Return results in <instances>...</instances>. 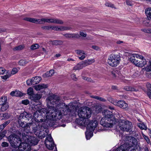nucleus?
<instances>
[{
    "label": "nucleus",
    "mask_w": 151,
    "mask_h": 151,
    "mask_svg": "<svg viewBox=\"0 0 151 151\" xmlns=\"http://www.w3.org/2000/svg\"><path fill=\"white\" fill-rule=\"evenodd\" d=\"M93 98L99 100L101 101H106V100L105 99L101 97H99L98 96H94Z\"/></svg>",
    "instance_id": "obj_42"
},
{
    "label": "nucleus",
    "mask_w": 151,
    "mask_h": 151,
    "mask_svg": "<svg viewBox=\"0 0 151 151\" xmlns=\"http://www.w3.org/2000/svg\"><path fill=\"white\" fill-rule=\"evenodd\" d=\"M44 22L51 23L54 24H63V22L61 19L57 18H43Z\"/></svg>",
    "instance_id": "obj_14"
},
{
    "label": "nucleus",
    "mask_w": 151,
    "mask_h": 151,
    "mask_svg": "<svg viewBox=\"0 0 151 151\" xmlns=\"http://www.w3.org/2000/svg\"><path fill=\"white\" fill-rule=\"evenodd\" d=\"M24 19L25 20L35 23L40 24H44L43 18L39 19L31 17H26L24 18Z\"/></svg>",
    "instance_id": "obj_16"
},
{
    "label": "nucleus",
    "mask_w": 151,
    "mask_h": 151,
    "mask_svg": "<svg viewBox=\"0 0 151 151\" xmlns=\"http://www.w3.org/2000/svg\"><path fill=\"white\" fill-rule=\"evenodd\" d=\"M3 113L0 114V120H4Z\"/></svg>",
    "instance_id": "obj_59"
},
{
    "label": "nucleus",
    "mask_w": 151,
    "mask_h": 151,
    "mask_svg": "<svg viewBox=\"0 0 151 151\" xmlns=\"http://www.w3.org/2000/svg\"><path fill=\"white\" fill-rule=\"evenodd\" d=\"M5 43V41L4 40H0V43L1 46H3V45Z\"/></svg>",
    "instance_id": "obj_63"
},
{
    "label": "nucleus",
    "mask_w": 151,
    "mask_h": 151,
    "mask_svg": "<svg viewBox=\"0 0 151 151\" xmlns=\"http://www.w3.org/2000/svg\"><path fill=\"white\" fill-rule=\"evenodd\" d=\"M109 108L112 110L111 111L105 110L102 111V114L104 116L101 119L100 124L104 127L112 128L115 126L117 122V119L114 116H116L118 118L121 117L113 107L109 106Z\"/></svg>",
    "instance_id": "obj_3"
},
{
    "label": "nucleus",
    "mask_w": 151,
    "mask_h": 151,
    "mask_svg": "<svg viewBox=\"0 0 151 151\" xmlns=\"http://www.w3.org/2000/svg\"><path fill=\"white\" fill-rule=\"evenodd\" d=\"M75 51L78 55V57L80 60H83L85 58L86 54L83 51L81 50H76Z\"/></svg>",
    "instance_id": "obj_18"
},
{
    "label": "nucleus",
    "mask_w": 151,
    "mask_h": 151,
    "mask_svg": "<svg viewBox=\"0 0 151 151\" xmlns=\"http://www.w3.org/2000/svg\"><path fill=\"white\" fill-rule=\"evenodd\" d=\"M120 60V57L119 55L111 54L108 58V63L111 66L115 67L119 64Z\"/></svg>",
    "instance_id": "obj_10"
},
{
    "label": "nucleus",
    "mask_w": 151,
    "mask_h": 151,
    "mask_svg": "<svg viewBox=\"0 0 151 151\" xmlns=\"http://www.w3.org/2000/svg\"><path fill=\"white\" fill-rule=\"evenodd\" d=\"M10 122V120H9L5 122L2 124L4 126V127H5L7 125H8Z\"/></svg>",
    "instance_id": "obj_52"
},
{
    "label": "nucleus",
    "mask_w": 151,
    "mask_h": 151,
    "mask_svg": "<svg viewBox=\"0 0 151 151\" xmlns=\"http://www.w3.org/2000/svg\"><path fill=\"white\" fill-rule=\"evenodd\" d=\"M95 61V60L94 59H91L88 60L87 62V63L88 64H91L92 63H94Z\"/></svg>",
    "instance_id": "obj_51"
},
{
    "label": "nucleus",
    "mask_w": 151,
    "mask_h": 151,
    "mask_svg": "<svg viewBox=\"0 0 151 151\" xmlns=\"http://www.w3.org/2000/svg\"><path fill=\"white\" fill-rule=\"evenodd\" d=\"M101 106H98L96 108L95 111L97 113H99L101 110Z\"/></svg>",
    "instance_id": "obj_46"
},
{
    "label": "nucleus",
    "mask_w": 151,
    "mask_h": 151,
    "mask_svg": "<svg viewBox=\"0 0 151 151\" xmlns=\"http://www.w3.org/2000/svg\"><path fill=\"white\" fill-rule=\"evenodd\" d=\"M124 89L128 91H137L135 88L130 86H126L124 88Z\"/></svg>",
    "instance_id": "obj_29"
},
{
    "label": "nucleus",
    "mask_w": 151,
    "mask_h": 151,
    "mask_svg": "<svg viewBox=\"0 0 151 151\" xmlns=\"http://www.w3.org/2000/svg\"><path fill=\"white\" fill-rule=\"evenodd\" d=\"M122 117L120 116L121 118H119V120L117 119V122L116 125L113 127H116V129L119 128L120 130L123 131L132 132L133 127L132 123L128 120L121 119Z\"/></svg>",
    "instance_id": "obj_7"
},
{
    "label": "nucleus",
    "mask_w": 151,
    "mask_h": 151,
    "mask_svg": "<svg viewBox=\"0 0 151 151\" xmlns=\"http://www.w3.org/2000/svg\"><path fill=\"white\" fill-rule=\"evenodd\" d=\"M8 71L6 70L3 68H0V74H3L4 73H7V72Z\"/></svg>",
    "instance_id": "obj_43"
},
{
    "label": "nucleus",
    "mask_w": 151,
    "mask_h": 151,
    "mask_svg": "<svg viewBox=\"0 0 151 151\" xmlns=\"http://www.w3.org/2000/svg\"><path fill=\"white\" fill-rule=\"evenodd\" d=\"M5 134L3 133H1L0 134V140L2 139V138L4 137Z\"/></svg>",
    "instance_id": "obj_58"
},
{
    "label": "nucleus",
    "mask_w": 151,
    "mask_h": 151,
    "mask_svg": "<svg viewBox=\"0 0 151 151\" xmlns=\"http://www.w3.org/2000/svg\"><path fill=\"white\" fill-rule=\"evenodd\" d=\"M143 137H144V139H145V140L147 141V142L148 143H150V140L149 139V138H148V137L147 136H146L145 135H144L143 136Z\"/></svg>",
    "instance_id": "obj_53"
},
{
    "label": "nucleus",
    "mask_w": 151,
    "mask_h": 151,
    "mask_svg": "<svg viewBox=\"0 0 151 151\" xmlns=\"http://www.w3.org/2000/svg\"><path fill=\"white\" fill-rule=\"evenodd\" d=\"M5 128L3 125L1 124L0 125V132L1 131Z\"/></svg>",
    "instance_id": "obj_64"
},
{
    "label": "nucleus",
    "mask_w": 151,
    "mask_h": 151,
    "mask_svg": "<svg viewBox=\"0 0 151 151\" xmlns=\"http://www.w3.org/2000/svg\"><path fill=\"white\" fill-rule=\"evenodd\" d=\"M26 82H27V85L28 86H30L32 84V83L31 82V80L29 79V80H27Z\"/></svg>",
    "instance_id": "obj_54"
},
{
    "label": "nucleus",
    "mask_w": 151,
    "mask_h": 151,
    "mask_svg": "<svg viewBox=\"0 0 151 151\" xmlns=\"http://www.w3.org/2000/svg\"><path fill=\"white\" fill-rule=\"evenodd\" d=\"M83 68L82 65L80 64H77L73 68V70H79Z\"/></svg>",
    "instance_id": "obj_34"
},
{
    "label": "nucleus",
    "mask_w": 151,
    "mask_h": 151,
    "mask_svg": "<svg viewBox=\"0 0 151 151\" xmlns=\"http://www.w3.org/2000/svg\"><path fill=\"white\" fill-rule=\"evenodd\" d=\"M39 45L37 44H35L32 45L30 47H39Z\"/></svg>",
    "instance_id": "obj_61"
},
{
    "label": "nucleus",
    "mask_w": 151,
    "mask_h": 151,
    "mask_svg": "<svg viewBox=\"0 0 151 151\" xmlns=\"http://www.w3.org/2000/svg\"><path fill=\"white\" fill-rule=\"evenodd\" d=\"M111 102L114 105L125 110L128 108L127 104L124 101L120 100L117 101L116 100L112 99Z\"/></svg>",
    "instance_id": "obj_13"
},
{
    "label": "nucleus",
    "mask_w": 151,
    "mask_h": 151,
    "mask_svg": "<svg viewBox=\"0 0 151 151\" xmlns=\"http://www.w3.org/2000/svg\"><path fill=\"white\" fill-rule=\"evenodd\" d=\"M48 87L47 84H41L35 86V88L36 91H39L44 88H47Z\"/></svg>",
    "instance_id": "obj_21"
},
{
    "label": "nucleus",
    "mask_w": 151,
    "mask_h": 151,
    "mask_svg": "<svg viewBox=\"0 0 151 151\" xmlns=\"http://www.w3.org/2000/svg\"><path fill=\"white\" fill-rule=\"evenodd\" d=\"M1 146L4 147H7L9 146V144L6 142H3L2 143Z\"/></svg>",
    "instance_id": "obj_50"
},
{
    "label": "nucleus",
    "mask_w": 151,
    "mask_h": 151,
    "mask_svg": "<svg viewBox=\"0 0 151 151\" xmlns=\"http://www.w3.org/2000/svg\"><path fill=\"white\" fill-rule=\"evenodd\" d=\"M31 124L30 125V129L31 130V132H29V133H33L35 135H37L39 133L40 134V132L44 131V129H46L48 127H52L53 124L51 123H48V122H44V124L42 123L38 124L36 122H31Z\"/></svg>",
    "instance_id": "obj_6"
},
{
    "label": "nucleus",
    "mask_w": 151,
    "mask_h": 151,
    "mask_svg": "<svg viewBox=\"0 0 151 151\" xmlns=\"http://www.w3.org/2000/svg\"><path fill=\"white\" fill-rule=\"evenodd\" d=\"M54 73V70H51L49 71H47L44 74L42 75V76L43 78H45L51 76H52Z\"/></svg>",
    "instance_id": "obj_26"
},
{
    "label": "nucleus",
    "mask_w": 151,
    "mask_h": 151,
    "mask_svg": "<svg viewBox=\"0 0 151 151\" xmlns=\"http://www.w3.org/2000/svg\"><path fill=\"white\" fill-rule=\"evenodd\" d=\"M93 131L86 129L85 132L86 137L87 139H89L93 136Z\"/></svg>",
    "instance_id": "obj_25"
},
{
    "label": "nucleus",
    "mask_w": 151,
    "mask_h": 151,
    "mask_svg": "<svg viewBox=\"0 0 151 151\" xmlns=\"http://www.w3.org/2000/svg\"><path fill=\"white\" fill-rule=\"evenodd\" d=\"M145 13L146 16L148 17L151 16V8H147L145 10Z\"/></svg>",
    "instance_id": "obj_32"
},
{
    "label": "nucleus",
    "mask_w": 151,
    "mask_h": 151,
    "mask_svg": "<svg viewBox=\"0 0 151 151\" xmlns=\"http://www.w3.org/2000/svg\"><path fill=\"white\" fill-rule=\"evenodd\" d=\"M42 79L40 76H37L33 77L31 79V82L32 85H35L39 83Z\"/></svg>",
    "instance_id": "obj_20"
},
{
    "label": "nucleus",
    "mask_w": 151,
    "mask_h": 151,
    "mask_svg": "<svg viewBox=\"0 0 151 151\" xmlns=\"http://www.w3.org/2000/svg\"><path fill=\"white\" fill-rule=\"evenodd\" d=\"M6 101V97L5 96L2 97L1 98H0V105H2L3 104L7 103Z\"/></svg>",
    "instance_id": "obj_30"
},
{
    "label": "nucleus",
    "mask_w": 151,
    "mask_h": 151,
    "mask_svg": "<svg viewBox=\"0 0 151 151\" xmlns=\"http://www.w3.org/2000/svg\"><path fill=\"white\" fill-rule=\"evenodd\" d=\"M33 90L32 87L29 88L27 90V94L31 96H32L33 95Z\"/></svg>",
    "instance_id": "obj_35"
},
{
    "label": "nucleus",
    "mask_w": 151,
    "mask_h": 151,
    "mask_svg": "<svg viewBox=\"0 0 151 151\" xmlns=\"http://www.w3.org/2000/svg\"><path fill=\"white\" fill-rule=\"evenodd\" d=\"M127 4L129 6H131L133 5L132 1L129 0H127L126 1Z\"/></svg>",
    "instance_id": "obj_49"
},
{
    "label": "nucleus",
    "mask_w": 151,
    "mask_h": 151,
    "mask_svg": "<svg viewBox=\"0 0 151 151\" xmlns=\"http://www.w3.org/2000/svg\"><path fill=\"white\" fill-rule=\"evenodd\" d=\"M32 108L33 110H36L33 114L34 122L38 124L41 123L44 124V122H48L45 116L47 114L51 113L50 111H47L46 109L43 108L41 104L34 105Z\"/></svg>",
    "instance_id": "obj_4"
},
{
    "label": "nucleus",
    "mask_w": 151,
    "mask_h": 151,
    "mask_svg": "<svg viewBox=\"0 0 151 151\" xmlns=\"http://www.w3.org/2000/svg\"><path fill=\"white\" fill-rule=\"evenodd\" d=\"M21 119H19L18 124L19 126L21 127L24 129V132L22 133V135L28 133L29 132H31V130L30 129V125L31 124V123H27L25 124L24 122H22L21 120Z\"/></svg>",
    "instance_id": "obj_12"
},
{
    "label": "nucleus",
    "mask_w": 151,
    "mask_h": 151,
    "mask_svg": "<svg viewBox=\"0 0 151 151\" xmlns=\"http://www.w3.org/2000/svg\"><path fill=\"white\" fill-rule=\"evenodd\" d=\"M22 103L23 104L25 105H27L29 104V101L28 100L26 99L22 100Z\"/></svg>",
    "instance_id": "obj_47"
},
{
    "label": "nucleus",
    "mask_w": 151,
    "mask_h": 151,
    "mask_svg": "<svg viewBox=\"0 0 151 151\" xmlns=\"http://www.w3.org/2000/svg\"><path fill=\"white\" fill-rule=\"evenodd\" d=\"M112 74L115 77H118L120 78V76L121 73L118 71L113 72Z\"/></svg>",
    "instance_id": "obj_39"
},
{
    "label": "nucleus",
    "mask_w": 151,
    "mask_h": 151,
    "mask_svg": "<svg viewBox=\"0 0 151 151\" xmlns=\"http://www.w3.org/2000/svg\"><path fill=\"white\" fill-rule=\"evenodd\" d=\"M11 76V74L10 73H9L7 71V74L5 75L1 76V78L5 81L9 78Z\"/></svg>",
    "instance_id": "obj_36"
},
{
    "label": "nucleus",
    "mask_w": 151,
    "mask_h": 151,
    "mask_svg": "<svg viewBox=\"0 0 151 151\" xmlns=\"http://www.w3.org/2000/svg\"><path fill=\"white\" fill-rule=\"evenodd\" d=\"M42 29H43L49 30L50 29V26H43L41 27Z\"/></svg>",
    "instance_id": "obj_48"
},
{
    "label": "nucleus",
    "mask_w": 151,
    "mask_h": 151,
    "mask_svg": "<svg viewBox=\"0 0 151 151\" xmlns=\"http://www.w3.org/2000/svg\"><path fill=\"white\" fill-rule=\"evenodd\" d=\"M42 96L41 95L38 94H33L32 96H30V99L32 100L36 101L40 100Z\"/></svg>",
    "instance_id": "obj_23"
},
{
    "label": "nucleus",
    "mask_w": 151,
    "mask_h": 151,
    "mask_svg": "<svg viewBox=\"0 0 151 151\" xmlns=\"http://www.w3.org/2000/svg\"><path fill=\"white\" fill-rule=\"evenodd\" d=\"M143 23L147 26H150L151 25V17H149L145 18Z\"/></svg>",
    "instance_id": "obj_27"
},
{
    "label": "nucleus",
    "mask_w": 151,
    "mask_h": 151,
    "mask_svg": "<svg viewBox=\"0 0 151 151\" xmlns=\"http://www.w3.org/2000/svg\"><path fill=\"white\" fill-rule=\"evenodd\" d=\"M3 114L4 120L8 119L10 117V115L9 114L5 113H3Z\"/></svg>",
    "instance_id": "obj_41"
},
{
    "label": "nucleus",
    "mask_w": 151,
    "mask_h": 151,
    "mask_svg": "<svg viewBox=\"0 0 151 151\" xmlns=\"http://www.w3.org/2000/svg\"><path fill=\"white\" fill-rule=\"evenodd\" d=\"M63 42L61 40H55L50 41L49 42V44L53 45H58L63 44Z\"/></svg>",
    "instance_id": "obj_22"
},
{
    "label": "nucleus",
    "mask_w": 151,
    "mask_h": 151,
    "mask_svg": "<svg viewBox=\"0 0 151 151\" xmlns=\"http://www.w3.org/2000/svg\"><path fill=\"white\" fill-rule=\"evenodd\" d=\"M80 35L82 37H86V34L83 32H80Z\"/></svg>",
    "instance_id": "obj_57"
},
{
    "label": "nucleus",
    "mask_w": 151,
    "mask_h": 151,
    "mask_svg": "<svg viewBox=\"0 0 151 151\" xmlns=\"http://www.w3.org/2000/svg\"><path fill=\"white\" fill-rule=\"evenodd\" d=\"M47 111L51 113L47 114L45 118L48 123H52V126L55 125L56 122L62 119L65 116L67 117L76 115L77 108L74 106L65 105L61 102L59 97L54 95H51L47 98Z\"/></svg>",
    "instance_id": "obj_1"
},
{
    "label": "nucleus",
    "mask_w": 151,
    "mask_h": 151,
    "mask_svg": "<svg viewBox=\"0 0 151 151\" xmlns=\"http://www.w3.org/2000/svg\"><path fill=\"white\" fill-rule=\"evenodd\" d=\"M71 29V27L65 26H57L56 31L69 30Z\"/></svg>",
    "instance_id": "obj_24"
},
{
    "label": "nucleus",
    "mask_w": 151,
    "mask_h": 151,
    "mask_svg": "<svg viewBox=\"0 0 151 151\" xmlns=\"http://www.w3.org/2000/svg\"><path fill=\"white\" fill-rule=\"evenodd\" d=\"M15 96L19 97H21L24 95V93H22L21 91L16 90Z\"/></svg>",
    "instance_id": "obj_38"
},
{
    "label": "nucleus",
    "mask_w": 151,
    "mask_h": 151,
    "mask_svg": "<svg viewBox=\"0 0 151 151\" xmlns=\"http://www.w3.org/2000/svg\"><path fill=\"white\" fill-rule=\"evenodd\" d=\"M27 134L29 136V137L27 138V142L31 146L36 145L37 144L38 141L36 137L33 136H30L28 133L26 134Z\"/></svg>",
    "instance_id": "obj_15"
},
{
    "label": "nucleus",
    "mask_w": 151,
    "mask_h": 151,
    "mask_svg": "<svg viewBox=\"0 0 151 151\" xmlns=\"http://www.w3.org/2000/svg\"><path fill=\"white\" fill-rule=\"evenodd\" d=\"M142 31L148 33H151V29H142Z\"/></svg>",
    "instance_id": "obj_45"
},
{
    "label": "nucleus",
    "mask_w": 151,
    "mask_h": 151,
    "mask_svg": "<svg viewBox=\"0 0 151 151\" xmlns=\"http://www.w3.org/2000/svg\"><path fill=\"white\" fill-rule=\"evenodd\" d=\"M130 60L132 63L138 67H143L147 63L146 60L144 57L136 54H132Z\"/></svg>",
    "instance_id": "obj_8"
},
{
    "label": "nucleus",
    "mask_w": 151,
    "mask_h": 151,
    "mask_svg": "<svg viewBox=\"0 0 151 151\" xmlns=\"http://www.w3.org/2000/svg\"><path fill=\"white\" fill-rule=\"evenodd\" d=\"M145 69L147 72L151 71V61H149L147 66L145 68Z\"/></svg>",
    "instance_id": "obj_37"
},
{
    "label": "nucleus",
    "mask_w": 151,
    "mask_h": 151,
    "mask_svg": "<svg viewBox=\"0 0 151 151\" xmlns=\"http://www.w3.org/2000/svg\"><path fill=\"white\" fill-rule=\"evenodd\" d=\"M28 62L24 60H21L19 62V64L20 65L23 66L25 65Z\"/></svg>",
    "instance_id": "obj_40"
},
{
    "label": "nucleus",
    "mask_w": 151,
    "mask_h": 151,
    "mask_svg": "<svg viewBox=\"0 0 151 151\" xmlns=\"http://www.w3.org/2000/svg\"><path fill=\"white\" fill-rule=\"evenodd\" d=\"M71 78H73V79L74 81H76L77 79L76 77V75L74 74H72L71 76Z\"/></svg>",
    "instance_id": "obj_60"
},
{
    "label": "nucleus",
    "mask_w": 151,
    "mask_h": 151,
    "mask_svg": "<svg viewBox=\"0 0 151 151\" xmlns=\"http://www.w3.org/2000/svg\"><path fill=\"white\" fill-rule=\"evenodd\" d=\"M83 79L85 80H86L88 81H91V79L87 77H83Z\"/></svg>",
    "instance_id": "obj_55"
},
{
    "label": "nucleus",
    "mask_w": 151,
    "mask_h": 151,
    "mask_svg": "<svg viewBox=\"0 0 151 151\" xmlns=\"http://www.w3.org/2000/svg\"><path fill=\"white\" fill-rule=\"evenodd\" d=\"M46 147L51 151H57V147L50 134L47 136L45 141Z\"/></svg>",
    "instance_id": "obj_9"
},
{
    "label": "nucleus",
    "mask_w": 151,
    "mask_h": 151,
    "mask_svg": "<svg viewBox=\"0 0 151 151\" xmlns=\"http://www.w3.org/2000/svg\"><path fill=\"white\" fill-rule=\"evenodd\" d=\"M28 137L24 133L21 139L15 134L10 135L8 137V140L12 147L16 149L12 151H30L31 146L27 142V138Z\"/></svg>",
    "instance_id": "obj_2"
},
{
    "label": "nucleus",
    "mask_w": 151,
    "mask_h": 151,
    "mask_svg": "<svg viewBox=\"0 0 151 151\" xmlns=\"http://www.w3.org/2000/svg\"><path fill=\"white\" fill-rule=\"evenodd\" d=\"M57 26H50V29H51L52 30L55 31H56V29H57Z\"/></svg>",
    "instance_id": "obj_62"
},
{
    "label": "nucleus",
    "mask_w": 151,
    "mask_h": 151,
    "mask_svg": "<svg viewBox=\"0 0 151 151\" xmlns=\"http://www.w3.org/2000/svg\"><path fill=\"white\" fill-rule=\"evenodd\" d=\"M138 127L141 129L146 130L147 129V127L143 123H139L138 124Z\"/></svg>",
    "instance_id": "obj_33"
},
{
    "label": "nucleus",
    "mask_w": 151,
    "mask_h": 151,
    "mask_svg": "<svg viewBox=\"0 0 151 151\" xmlns=\"http://www.w3.org/2000/svg\"><path fill=\"white\" fill-rule=\"evenodd\" d=\"M24 118H27L28 120L30 119H32V116L31 114L26 112H24L23 113L21 114L18 117V119H21Z\"/></svg>",
    "instance_id": "obj_17"
},
{
    "label": "nucleus",
    "mask_w": 151,
    "mask_h": 151,
    "mask_svg": "<svg viewBox=\"0 0 151 151\" xmlns=\"http://www.w3.org/2000/svg\"><path fill=\"white\" fill-rule=\"evenodd\" d=\"M87 124L85 126H82L86 127V129L90 131H94L97 127L98 123L96 119H93L91 120H87L86 121Z\"/></svg>",
    "instance_id": "obj_11"
},
{
    "label": "nucleus",
    "mask_w": 151,
    "mask_h": 151,
    "mask_svg": "<svg viewBox=\"0 0 151 151\" xmlns=\"http://www.w3.org/2000/svg\"><path fill=\"white\" fill-rule=\"evenodd\" d=\"M16 91H12L10 93V94L12 96H15Z\"/></svg>",
    "instance_id": "obj_56"
},
{
    "label": "nucleus",
    "mask_w": 151,
    "mask_h": 151,
    "mask_svg": "<svg viewBox=\"0 0 151 151\" xmlns=\"http://www.w3.org/2000/svg\"><path fill=\"white\" fill-rule=\"evenodd\" d=\"M146 86L147 88V94L149 98L151 99V84L147 83L146 84Z\"/></svg>",
    "instance_id": "obj_28"
},
{
    "label": "nucleus",
    "mask_w": 151,
    "mask_h": 151,
    "mask_svg": "<svg viewBox=\"0 0 151 151\" xmlns=\"http://www.w3.org/2000/svg\"><path fill=\"white\" fill-rule=\"evenodd\" d=\"M79 117L75 120V122L80 126H85L86 125V119L90 118L91 115L92 110L89 107L85 106L80 108L78 111Z\"/></svg>",
    "instance_id": "obj_5"
},
{
    "label": "nucleus",
    "mask_w": 151,
    "mask_h": 151,
    "mask_svg": "<svg viewBox=\"0 0 151 151\" xmlns=\"http://www.w3.org/2000/svg\"><path fill=\"white\" fill-rule=\"evenodd\" d=\"M18 70H19L18 68H14L12 69V70L11 71V74L13 75H14V74H16V73H17L18 72Z\"/></svg>",
    "instance_id": "obj_44"
},
{
    "label": "nucleus",
    "mask_w": 151,
    "mask_h": 151,
    "mask_svg": "<svg viewBox=\"0 0 151 151\" xmlns=\"http://www.w3.org/2000/svg\"><path fill=\"white\" fill-rule=\"evenodd\" d=\"M63 35L67 38H78L80 37V36L78 34L67 33Z\"/></svg>",
    "instance_id": "obj_19"
},
{
    "label": "nucleus",
    "mask_w": 151,
    "mask_h": 151,
    "mask_svg": "<svg viewBox=\"0 0 151 151\" xmlns=\"http://www.w3.org/2000/svg\"><path fill=\"white\" fill-rule=\"evenodd\" d=\"M2 106L1 108V110L2 111H4L6 110L9 107L8 104L7 103L2 105Z\"/></svg>",
    "instance_id": "obj_31"
}]
</instances>
